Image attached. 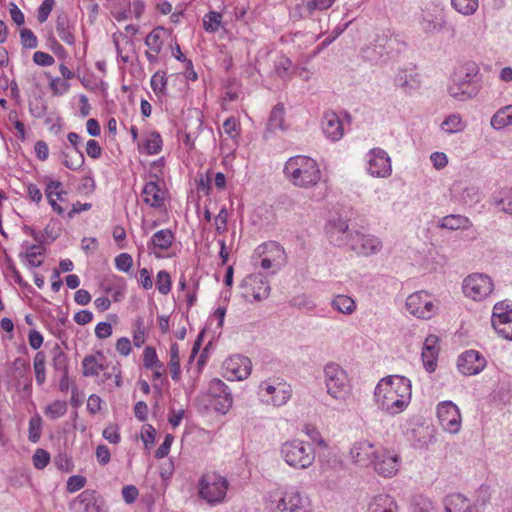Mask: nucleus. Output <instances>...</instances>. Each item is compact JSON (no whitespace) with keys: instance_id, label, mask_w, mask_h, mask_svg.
<instances>
[{"instance_id":"obj_1","label":"nucleus","mask_w":512,"mask_h":512,"mask_svg":"<svg viewBox=\"0 0 512 512\" xmlns=\"http://www.w3.org/2000/svg\"><path fill=\"white\" fill-rule=\"evenodd\" d=\"M374 396L382 411L397 415L410 403L411 382L408 378L399 375L383 378L376 386Z\"/></svg>"},{"instance_id":"obj_2","label":"nucleus","mask_w":512,"mask_h":512,"mask_svg":"<svg viewBox=\"0 0 512 512\" xmlns=\"http://www.w3.org/2000/svg\"><path fill=\"white\" fill-rule=\"evenodd\" d=\"M284 173L294 185L305 188L316 185L321 177L316 161L302 155L289 158Z\"/></svg>"},{"instance_id":"obj_3","label":"nucleus","mask_w":512,"mask_h":512,"mask_svg":"<svg viewBox=\"0 0 512 512\" xmlns=\"http://www.w3.org/2000/svg\"><path fill=\"white\" fill-rule=\"evenodd\" d=\"M268 508L270 512H311L308 498L295 488L270 492Z\"/></svg>"},{"instance_id":"obj_4","label":"nucleus","mask_w":512,"mask_h":512,"mask_svg":"<svg viewBox=\"0 0 512 512\" xmlns=\"http://www.w3.org/2000/svg\"><path fill=\"white\" fill-rule=\"evenodd\" d=\"M280 454L285 463L294 469H308L315 461L314 448L300 439L284 442Z\"/></svg>"},{"instance_id":"obj_5","label":"nucleus","mask_w":512,"mask_h":512,"mask_svg":"<svg viewBox=\"0 0 512 512\" xmlns=\"http://www.w3.org/2000/svg\"><path fill=\"white\" fill-rule=\"evenodd\" d=\"M323 372L327 393L335 399H345L350 393V380L347 372L335 362L327 363Z\"/></svg>"},{"instance_id":"obj_6","label":"nucleus","mask_w":512,"mask_h":512,"mask_svg":"<svg viewBox=\"0 0 512 512\" xmlns=\"http://www.w3.org/2000/svg\"><path fill=\"white\" fill-rule=\"evenodd\" d=\"M229 487L228 480L218 473H206L199 481V495L210 505H217L225 500Z\"/></svg>"},{"instance_id":"obj_7","label":"nucleus","mask_w":512,"mask_h":512,"mask_svg":"<svg viewBox=\"0 0 512 512\" xmlns=\"http://www.w3.org/2000/svg\"><path fill=\"white\" fill-rule=\"evenodd\" d=\"M241 296L247 301H262L270 295V285L262 273L246 276L240 284Z\"/></svg>"},{"instance_id":"obj_8","label":"nucleus","mask_w":512,"mask_h":512,"mask_svg":"<svg viewBox=\"0 0 512 512\" xmlns=\"http://www.w3.org/2000/svg\"><path fill=\"white\" fill-rule=\"evenodd\" d=\"M259 392L263 397L268 396L267 403L277 407L286 404L292 395L291 386L278 378L261 382Z\"/></svg>"},{"instance_id":"obj_9","label":"nucleus","mask_w":512,"mask_h":512,"mask_svg":"<svg viewBox=\"0 0 512 512\" xmlns=\"http://www.w3.org/2000/svg\"><path fill=\"white\" fill-rule=\"evenodd\" d=\"M462 288L465 296L480 301L492 293L493 283L486 274L474 273L464 279Z\"/></svg>"},{"instance_id":"obj_10","label":"nucleus","mask_w":512,"mask_h":512,"mask_svg":"<svg viewBox=\"0 0 512 512\" xmlns=\"http://www.w3.org/2000/svg\"><path fill=\"white\" fill-rule=\"evenodd\" d=\"M207 396L210 405L215 411L226 414L232 407L233 398L227 385L220 379H212L209 382Z\"/></svg>"},{"instance_id":"obj_11","label":"nucleus","mask_w":512,"mask_h":512,"mask_svg":"<svg viewBox=\"0 0 512 512\" xmlns=\"http://www.w3.org/2000/svg\"><path fill=\"white\" fill-rule=\"evenodd\" d=\"M399 454L387 448H379L374 461L372 463L376 473L383 477H393L397 474L400 468Z\"/></svg>"},{"instance_id":"obj_12","label":"nucleus","mask_w":512,"mask_h":512,"mask_svg":"<svg viewBox=\"0 0 512 512\" xmlns=\"http://www.w3.org/2000/svg\"><path fill=\"white\" fill-rule=\"evenodd\" d=\"M437 417L442 428L456 434L461 429V415L458 407L451 401H444L438 404Z\"/></svg>"},{"instance_id":"obj_13","label":"nucleus","mask_w":512,"mask_h":512,"mask_svg":"<svg viewBox=\"0 0 512 512\" xmlns=\"http://www.w3.org/2000/svg\"><path fill=\"white\" fill-rule=\"evenodd\" d=\"M76 512H106L103 497L95 490L82 491L71 503Z\"/></svg>"},{"instance_id":"obj_14","label":"nucleus","mask_w":512,"mask_h":512,"mask_svg":"<svg viewBox=\"0 0 512 512\" xmlns=\"http://www.w3.org/2000/svg\"><path fill=\"white\" fill-rule=\"evenodd\" d=\"M406 307L411 314L421 319H429L435 312L433 301L424 291L411 294L407 298Z\"/></svg>"},{"instance_id":"obj_15","label":"nucleus","mask_w":512,"mask_h":512,"mask_svg":"<svg viewBox=\"0 0 512 512\" xmlns=\"http://www.w3.org/2000/svg\"><path fill=\"white\" fill-rule=\"evenodd\" d=\"M369 173L374 177H388L391 175V159L387 152L381 148H373L368 153Z\"/></svg>"},{"instance_id":"obj_16","label":"nucleus","mask_w":512,"mask_h":512,"mask_svg":"<svg viewBox=\"0 0 512 512\" xmlns=\"http://www.w3.org/2000/svg\"><path fill=\"white\" fill-rule=\"evenodd\" d=\"M350 247L358 255L369 256L378 253L382 249V242L373 235H365L355 232L350 235Z\"/></svg>"},{"instance_id":"obj_17","label":"nucleus","mask_w":512,"mask_h":512,"mask_svg":"<svg viewBox=\"0 0 512 512\" xmlns=\"http://www.w3.org/2000/svg\"><path fill=\"white\" fill-rule=\"evenodd\" d=\"M486 365L484 357L478 351L467 350L459 356L457 367L459 371L467 376L480 373Z\"/></svg>"},{"instance_id":"obj_18","label":"nucleus","mask_w":512,"mask_h":512,"mask_svg":"<svg viewBox=\"0 0 512 512\" xmlns=\"http://www.w3.org/2000/svg\"><path fill=\"white\" fill-rule=\"evenodd\" d=\"M378 451L379 449L375 448L373 443L362 439L353 444L350 449V456L356 464H359L360 466H369L372 465Z\"/></svg>"},{"instance_id":"obj_19","label":"nucleus","mask_w":512,"mask_h":512,"mask_svg":"<svg viewBox=\"0 0 512 512\" xmlns=\"http://www.w3.org/2000/svg\"><path fill=\"white\" fill-rule=\"evenodd\" d=\"M479 90V83H467L462 75H454L452 84L449 86V94L459 101H466L476 96Z\"/></svg>"},{"instance_id":"obj_20","label":"nucleus","mask_w":512,"mask_h":512,"mask_svg":"<svg viewBox=\"0 0 512 512\" xmlns=\"http://www.w3.org/2000/svg\"><path fill=\"white\" fill-rule=\"evenodd\" d=\"M348 228V223L341 218L330 220L326 226L329 241L337 246L350 245V235L354 234L348 233Z\"/></svg>"},{"instance_id":"obj_21","label":"nucleus","mask_w":512,"mask_h":512,"mask_svg":"<svg viewBox=\"0 0 512 512\" xmlns=\"http://www.w3.org/2000/svg\"><path fill=\"white\" fill-rule=\"evenodd\" d=\"M324 135L331 141H339L344 135V125L338 114L326 111L321 120Z\"/></svg>"},{"instance_id":"obj_22","label":"nucleus","mask_w":512,"mask_h":512,"mask_svg":"<svg viewBox=\"0 0 512 512\" xmlns=\"http://www.w3.org/2000/svg\"><path fill=\"white\" fill-rule=\"evenodd\" d=\"M512 322V304L508 301H500L493 307L491 323L499 334V330L508 329Z\"/></svg>"},{"instance_id":"obj_23","label":"nucleus","mask_w":512,"mask_h":512,"mask_svg":"<svg viewBox=\"0 0 512 512\" xmlns=\"http://www.w3.org/2000/svg\"><path fill=\"white\" fill-rule=\"evenodd\" d=\"M225 369L238 380L246 379L252 370V364L248 357L233 356L225 361Z\"/></svg>"},{"instance_id":"obj_24","label":"nucleus","mask_w":512,"mask_h":512,"mask_svg":"<svg viewBox=\"0 0 512 512\" xmlns=\"http://www.w3.org/2000/svg\"><path fill=\"white\" fill-rule=\"evenodd\" d=\"M445 512H473L474 504L461 493H450L442 501Z\"/></svg>"},{"instance_id":"obj_25","label":"nucleus","mask_w":512,"mask_h":512,"mask_svg":"<svg viewBox=\"0 0 512 512\" xmlns=\"http://www.w3.org/2000/svg\"><path fill=\"white\" fill-rule=\"evenodd\" d=\"M438 337L435 335H429L424 342L423 349H422V361L425 369L432 373L435 371L437 366V358H438V352L439 348L437 347L438 344Z\"/></svg>"},{"instance_id":"obj_26","label":"nucleus","mask_w":512,"mask_h":512,"mask_svg":"<svg viewBox=\"0 0 512 512\" xmlns=\"http://www.w3.org/2000/svg\"><path fill=\"white\" fill-rule=\"evenodd\" d=\"M12 371L17 384L22 385V389L30 393L32 389V378L30 377V364L27 360L18 357L12 363Z\"/></svg>"},{"instance_id":"obj_27","label":"nucleus","mask_w":512,"mask_h":512,"mask_svg":"<svg viewBox=\"0 0 512 512\" xmlns=\"http://www.w3.org/2000/svg\"><path fill=\"white\" fill-rule=\"evenodd\" d=\"M284 115H285V108L282 103L276 104L269 115L266 129L264 132V138L268 139L270 133H274L278 130L284 131Z\"/></svg>"},{"instance_id":"obj_28","label":"nucleus","mask_w":512,"mask_h":512,"mask_svg":"<svg viewBox=\"0 0 512 512\" xmlns=\"http://www.w3.org/2000/svg\"><path fill=\"white\" fill-rule=\"evenodd\" d=\"M143 201L154 208H160L164 204V198L156 181H149L142 190Z\"/></svg>"},{"instance_id":"obj_29","label":"nucleus","mask_w":512,"mask_h":512,"mask_svg":"<svg viewBox=\"0 0 512 512\" xmlns=\"http://www.w3.org/2000/svg\"><path fill=\"white\" fill-rule=\"evenodd\" d=\"M456 199L465 206L472 207L482 199V193L476 186H466L455 189Z\"/></svg>"},{"instance_id":"obj_30","label":"nucleus","mask_w":512,"mask_h":512,"mask_svg":"<svg viewBox=\"0 0 512 512\" xmlns=\"http://www.w3.org/2000/svg\"><path fill=\"white\" fill-rule=\"evenodd\" d=\"M490 203L500 211L512 215V189H500L492 195Z\"/></svg>"},{"instance_id":"obj_31","label":"nucleus","mask_w":512,"mask_h":512,"mask_svg":"<svg viewBox=\"0 0 512 512\" xmlns=\"http://www.w3.org/2000/svg\"><path fill=\"white\" fill-rule=\"evenodd\" d=\"M62 183L60 181H50L45 189V194L52 209L58 214H63L64 209L57 203V200L63 201Z\"/></svg>"},{"instance_id":"obj_32","label":"nucleus","mask_w":512,"mask_h":512,"mask_svg":"<svg viewBox=\"0 0 512 512\" xmlns=\"http://www.w3.org/2000/svg\"><path fill=\"white\" fill-rule=\"evenodd\" d=\"M61 155L63 158L62 162L68 169L78 170L84 165L85 158L80 149H71L65 145Z\"/></svg>"},{"instance_id":"obj_33","label":"nucleus","mask_w":512,"mask_h":512,"mask_svg":"<svg viewBox=\"0 0 512 512\" xmlns=\"http://www.w3.org/2000/svg\"><path fill=\"white\" fill-rule=\"evenodd\" d=\"M396 503L386 494L375 496L368 505L367 512H395Z\"/></svg>"},{"instance_id":"obj_34","label":"nucleus","mask_w":512,"mask_h":512,"mask_svg":"<svg viewBox=\"0 0 512 512\" xmlns=\"http://www.w3.org/2000/svg\"><path fill=\"white\" fill-rule=\"evenodd\" d=\"M56 31L59 38L68 45L75 43L74 34L71 31L69 18L66 14L62 13L56 20Z\"/></svg>"},{"instance_id":"obj_35","label":"nucleus","mask_w":512,"mask_h":512,"mask_svg":"<svg viewBox=\"0 0 512 512\" xmlns=\"http://www.w3.org/2000/svg\"><path fill=\"white\" fill-rule=\"evenodd\" d=\"M417 75L400 72L395 77L396 86L400 87L406 94L415 92L420 87V83L416 78Z\"/></svg>"},{"instance_id":"obj_36","label":"nucleus","mask_w":512,"mask_h":512,"mask_svg":"<svg viewBox=\"0 0 512 512\" xmlns=\"http://www.w3.org/2000/svg\"><path fill=\"white\" fill-rule=\"evenodd\" d=\"M471 225L469 219L459 214H451L440 220L439 226L449 230L466 229Z\"/></svg>"},{"instance_id":"obj_37","label":"nucleus","mask_w":512,"mask_h":512,"mask_svg":"<svg viewBox=\"0 0 512 512\" xmlns=\"http://www.w3.org/2000/svg\"><path fill=\"white\" fill-rule=\"evenodd\" d=\"M174 241V234L169 229H161L157 231L151 238L150 243L154 248L167 250Z\"/></svg>"},{"instance_id":"obj_38","label":"nucleus","mask_w":512,"mask_h":512,"mask_svg":"<svg viewBox=\"0 0 512 512\" xmlns=\"http://www.w3.org/2000/svg\"><path fill=\"white\" fill-rule=\"evenodd\" d=\"M512 124V105L499 109L491 118V126L494 129H502Z\"/></svg>"},{"instance_id":"obj_39","label":"nucleus","mask_w":512,"mask_h":512,"mask_svg":"<svg viewBox=\"0 0 512 512\" xmlns=\"http://www.w3.org/2000/svg\"><path fill=\"white\" fill-rule=\"evenodd\" d=\"M45 253V247L43 245L31 244L28 245L25 251V258L30 268L40 267L43 264L42 259H38V256H43Z\"/></svg>"},{"instance_id":"obj_40","label":"nucleus","mask_w":512,"mask_h":512,"mask_svg":"<svg viewBox=\"0 0 512 512\" xmlns=\"http://www.w3.org/2000/svg\"><path fill=\"white\" fill-rule=\"evenodd\" d=\"M164 33V28L156 27L154 28L145 38V45L155 54L160 53L163 40L162 34Z\"/></svg>"},{"instance_id":"obj_41","label":"nucleus","mask_w":512,"mask_h":512,"mask_svg":"<svg viewBox=\"0 0 512 512\" xmlns=\"http://www.w3.org/2000/svg\"><path fill=\"white\" fill-rule=\"evenodd\" d=\"M332 306L335 310L343 314H351L356 309L355 301L346 295H338L332 301Z\"/></svg>"},{"instance_id":"obj_42","label":"nucleus","mask_w":512,"mask_h":512,"mask_svg":"<svg viewBox=\"0 0 512 512\" xmlns=\"http://www.w3.org/2000/svg\"><path fill=\"white\" fill-rule=\"evenodd\" d=\"M52 367L60 375L68 374V359L58 345L53 349Z\"/></svg>"},{"instance_id":"obj_43","label":"nucleus","mask_w":512,"mask_h":512,"mask_svg":"<svg viewBox=\"0 0 512 512\" xmlns=\"http://www.w3.org/2000/svg\"><path fill=\"white\" fill-rule=\"evenodd\" d=\"M169 369L171 378L174 381H178L180 378V357H179V347L177 343H172L170 346V362Z\"/></svg>"},{"instance_id":"obj_44","label":"nucleus","mask_w":512,"mask_h":512,"mask_svg":"<svg viewBox=\"0 0 512 512\" xmlns=\"http://www.w3.org/2000/svg\"><path fill=\"white\" fill-rule=\"evenodd\" d=\"M454 75H462L467 83H479V68L475 63H466Z\"/></svg>"},{"instance_id":"obj_45","label":"nucleus","mask_w":512,"mask_h":512,"mask_svg":"<svg viewBox=\"0 0 512 512\" xmlns=\"http://www.w3.org/2000/svg\"><path fill=\"white\" fill-rule=\"evenodd\" d=\"M442 129L449 133H458L465 129V123L462 121V118L458 114L449 115L441 125Z\"/></svg>"},{"instance_id":"obj_46","label":"nucleus","mask_w":512,"mask_h":512,"mask_svg":"<svg viewBox=\"0 0 512 512\" xmlns=\"http://www.w3.org/2000/svg\"><path fill=\"white\" fill-rule=\"evenodd\" d=\"M101 370H103V365L98 363L94 355L84 357L82 361L83 376H97Z\"/></svg>"},{"instance_id":"obj_47","label":"nucleus","mask_w":512,"mask_h":512,"mask_svg":"<svg viewBox=\"0 0 512 512\" xmlns=\"http://www.w3.org/2000/svg\"><path fill=\"white\" fill-rule=\"evenodd\" d=\"M67 410L68 407L65 401L55 400L45 408L44 414L51 420H56L64 416Z\"/></svg>"},{"instance_id":"obj_48","label":"nucleus","mask_w":512,"mask_h":512,"mask_svg":"<svg viewBox=\"0 0 512 512\" xmlns=\"http://www.w3.org/2000/svg\"><path fill=\"white\" fill-rule=\"evenodd\" d=\"M222 24V14L216 11H210L203 18V26L207 32L215 33Z\"/></svg>"},{"instance_id":"obj_49","label":"nucleus","mask_w":512,"mask_h":512,"mask_svg":"<svg viewBox=\"0 0 512 512\" xmlns=\"http://www.w3.org/2000/svg\"><path fill=\"white\" fill-rule=\"evenodd\" d=\"M45 76L49 79V88L54 95H63L70 87L65 79L53 77L49 72H45Z\"/></svg>"},{"instance_id":"obj_50","label":"nucleus","mask_w":512,"mask_h":512,"mask_svg":"<svg viewBox=\"0 0 512 512\" xmlns=\"http://www.w3.org/2000/svg\"><path fill=\"white\" fill-rule=\"evenodd\" d=\"M453 8L463 15H471L478 8V0H451Z\"/></svg>"},{"instance_id":"obj_51","label":"nucleus","mask_w":512,"mask_h":512,"mask_svg":"<svg viewBox=\"0 0 512 512\" xmlns=\"http://www.w3.org/2000/svg\"><path fill=\"white\" fill-rule=\"evenodd\" d=\"M143 365L147 369H152V368H159V369H161V368H163V364L159 361L157 353H156V350L153 347H151V346H147L144 349V352H143Z\"/></svg>"},{"instance_id":"obj_52","label":"nucleus","mask_w":512,"mask_h":512,"mask_svg":"<svg viewBox=\"0 0 512 512\" xmlns=\"http://www.w3.org/2000/svg\"><path fill=\"white\" fill-rule=\"evenodd\" d=\"M144 150L148 155H154L160 152L162 139L158 133H152L144 143Z\"/></svg>"},{"instance_id":"obj_53","label":"nucleus","mask_w":512,"mask_h":512,"mask_svg":"<svg viewBox=\"0 0 512 512\" xmlns=\"http://www.w3.org/2000/svg\"><path fill=\"white\" fill-rule=\"evenodd\" d=\"M167 79L164 71H157L151 78V87L156 94L166 93Z\"/></svg>"},{"instance_id":"obj_54","label":"nucleus","mask_w":512,"mask_h":512,"mask_svg":"<svg viewBox=\"0 0 512 512\" xmlns=\"http://www.w3.org/2000/svg\"><path fill=\"white\" fill-rule=\"evenodd\" d=\"M156 287L159 291V293L166 295L171 290V277L170 274L165 271L161 270L157 274L156 278Z\"/></svg>"},{"instance_id":"obj_55","label":"nucleus","mask_w":512,"mask_h":512,"mask_svg":"<svg viewBox=\"0 0 512 512\" xmlns=\"http://www.w3.org/2000/svg\"><path fill=\"white\" fill-rule=\"evenodd\" d=\"M146 328L143 319L138 317L134 323L133 342L136 347H141L145 343Z\"/></svg>"},{"instance_id":"obj_56","label":"nucleus","mask_w":512,"mask_h":512,"mask_svg":"<svg viewBox=\"0 0 512 512\" xmlns=\"http://www.w3.org/2000/svg\"><path fill=\"white\" fill-rule=\"evenodd\" d=\"M20 42L24 48L34 49L38 46V39L32 30L23 28L20 30Z\"/></svg>"},{"instance_id":"obj_57","label":"nucleus","mask_w":512,"mask_h":512,"mask_svg":"<svg viewBox=\"0 0 512 512\" xmlns=\"http://www.w3.org/2000/svg\"><path fill=\"white\" fill-rule=\"evenodd\" d=\"M316 10H320L317 0H302L297 6L300 18L308 17Z\"/></svg>"},{"instance_id":"obj_58","label":"nucleus","mask_w":512,"mask_h":512,"mask_svg":"<svg viewBox=\"0 0 512 512\" xmlns=\"http://www.w3.org/2000/svg\"><path fill=\"white\" fill-rule=\"evenodd\" d=\"M291 66L292 62L290 59L281 57L275 64V72L281 79H288Z\"/></svg>"},{"instance_id":"obj_59","label":"nucleus","mask_w":512,"mask_h":512,"mask_svg":"<svg viewBox=\"0 0 512 512\" xmlns=\"http://www.w3.org/2000/svg\"><path fill=\"white\" fill-rule=\"evenodd\" d=\"M54 4L55 0H44L42 2L37 11V20L39 21V23H44L47 21Z\"/></svg>"},{"instance_id":"obj_60","label":"nucleus","mask_w":512,"mask_h":512,"mask_svg":"<svg viewBox=\"0 0 512 512\" xmlns=\"http://www.w3.org/2000/svg\"><path fill=\"white\" fill-rule=\"evenodd\" d=\"M133 265V258L128 253H121L115 258V266L118 270L128 272Z\"/></svg>"},{"instance_id":"obj_61","label":"nucleus","mask_w":512,"mask_h":512,"mask_svg":"<svg viewBox=\"0 0 512 512\" xmlns=\"http://www.w3.org/2000/svg\"><path fill=\"white\" fill-rule=\"evenodd\" d=\"M50 461V454L44 449H37L33 455V464L37 469L45 468Z\"/></svg>"},{"instance_id":"obj_62","label":"nucleus","mask_w":512,"mask_h":512,"mask_svg":"<svg viewBox=\"0 0 512 512\" xmlns=\"http://www.w3.org/2000/svg\"><path fill=\"white\" fill-rule=\"evenodd\" d=\"M305 434L311 439L312 442L316 443L320 447H327V443L322 438L318 429L312 425H306L304 427Z\"/></svg>"},{"instance_id":"obj_63","label":"nucleus","mask_w":512,"mask_h":512,"mask_svg":"<svg viewBox=\"0 0 512 512\" xmlns=\"http://www.w3.org/2000/svg\"><path fill=\"white\" fill-rule=\"evenodd\" d=\"M413 510L414 512H436L433 502L424 497H419V499L416 500Z\"/></svg>"},{"instance_id":"obj_64","label":"nucleus","mask_w":512,"mask_h":512,"mask_svg":"<svg viewBox=\"0 0 512 512\" xmlns=\"http://www.w3.org/2000/svg\"><path fill=\"white\" fill-rule=\"evenodd\" d=\"M86 484V478L81 475H73L67 481V491L70 493L82 489Z\"/></svg>"}]
</instances>
